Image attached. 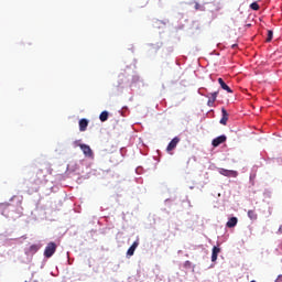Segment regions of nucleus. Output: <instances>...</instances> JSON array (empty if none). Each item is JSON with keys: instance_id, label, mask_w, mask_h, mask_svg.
Masks as SVG:
<instances>
[{"instance_id": "nucleus-1", "label": "nucleus", "mask_w": 282, "mask_h": 282, "mask_svg": "<svg viewBox=\"0 0 282 282\" xmlns=\"http://www.w3.org/2000/svg\"><path fill=\"white\" fill-rule=\"evenodd\" d=\"M45 182H47V178H45V173L43 170H37L33 178V184H35L36 187H34L33 191L36 193L39 191V186H41V184H45Z\"/></svg>"}, {"instance_id": "nucleus-2", "label": "nucleus", "mask_w": 282, "mask_h": 282, "mask_svg": "<svg viewBox=\"0 0 282 282\" xmlns=\"http://www.w3.org/2000/svg\"><path fill=\"white\" fill-rule=\"evenodd\" d=\"M56 248H57V246L55 242H48L44 250V257H46V259L52 258L54 252H56Z\"/></svg>"}, {"instance_id": "nucleus-3", "label": "nucleus", "mask_w": 282, "mask_h": 282, "mask_svg": "<svg viewBox=\"0 0 282 282\" xmlns=\"http://www.w3.org/2000/svg\"><path fill=\"white\" fill-rule=\"evenodd\" d=\"M78 147L80 148L86 158H94V151L89 145L85 143H79Z\"/></svg>"}, {"instance_id": "nucleus-4", "label": "nucleus", "mask_w": 282, "mask_h": 282, "mask_svg": "<svg viewBox=\"0 0 282 282\" xmlns=\"http://www.w3.org/2000/svg\"><path fill=\"white\" fill-rule=\"evenodd\" d=\"M218 171L220 175H224L225 177H237V171L226 169H219Z\"/></svg>"}, {"instance_id": "nucleus-5", "label": "nucleus", "mask_w": 282, "mask_h": 282, "mask_svg": "<svg viewBox=\"0 0 282 282\" xmlns=\"http://www.w3.org/2000/svg\"><path fill=\"white\" fill-rule=\"evenodd\" d=\"M139 246H140V240H135L131 245V247L128 249L127 257H133V254H135V250L138 249Z\"/></svg>"}, {"instance_id": "nucleus-6", "label": "nucleus", "mask_w": 282, "mask_h": 282, "mask_svg": "<svg viewBox=\"0 0 282 282\" xmlns=\"http://www.w3.org/2000/svg\"><path fill=\"white\" fill-rule=\"evenodd\" d=\"M226 140H227L226 135L223 134V135H219L216 139H214L212 141V144H213V147L217 148V147H219V144H224V142H226Z\"/></svg>"}, {"instance_id": "nucleus-7", "label": "nucleus", "mask_w": 282, "mask_h": 282, "mask_svg": "<svg viewBox=\"0 0 282 282\" xmlns=\"http://www.w3.org/2000/svg\"><path fill=\"white\" fill-rule=\"evenodd\" d=\"M177 144H180V138L175 137L174 139H172V141L169 143L166 151H173V149H175L177 147Z\"/></svg>"}, {"instance_id": "nucleus-8", "label": "nucleus", "mask_w": 282, "mask_h": 282, "mask_svg": "<svg viewBox=\"0 0 282 282\" xmlns=\"http://www.w3.org/2000/svg\"><path fill=\"white\" fill-rule=\"evenodd\" d=\"M221 113L223 117L220 119V124L227 126L228 124V111L226 110V108H221Z\"/></svg>"}, {"instance_id": "nucleus-9", "label": "nucleus", "mask_w": 282, "mask_h": 282, "mask_svg": "<svg viewBox=\"0 0 282 282\" xmlns=\"http://www.w3.org/2000/svg\"><path fill=\"white\" fill-rule=\"evenodd\" d=\"M218 83H219L221 89H224L228 94H232V89L229 86L226 85V82H224L223 78H218Z\"/></svg>"}, {"instance_id": "nucleus-10", "label": "nucleus", "mask_w": 282, "mask_h": 282, "mask_svg": "<svg viewBox=\"0 0 282 282\" xmlns=\"http://www.w3.org/2000/svg\"><path fill=\"white\" fill-rule=\"evenodd\" d=\"M87 127H89V121L87 119H80L79 131H87Z\"/></svg>"}, {"instance_id": "nucleus-11", "label": "nucleus", "mask_w": 282, "mask_h": 282, "mask_svg": "<svg viewBox=\"0 0 282 282\" xmlns=\"http://www.w3.org/2000/svg\"><path fill=\"white\" fill-rule=\"evenodd\" d=\"M238 221H239V219H237V217H231L227 221L226 226H227V228H235V226H237Z\"/></svg>"}, {"instance_id": "nucleus-12", "label": "nucleus", "mask_w": 282, "mask_h": 282, "mask_svg": "<svg viewBox=\"0 0 282 282\" xmlns=\"http://www.w3.org/2000/svg\"><path fill=\"white\" fill-rule=\"evenodd\" d=\"M219 252H221V249L214 247L212 252V261H217V257L219 256Z\"/></svg>"}, {"instance_id": "nucleus-13", "label": "nucleus", "mask_w": 282, "mask_h": 282, "mask_svg": "<svg viewBox=\"0 0 282 282\" xmlns=\"http://www.w3.org/2000/svg\"><path fill=\"white\" fill-rule=\"evenodd\" d=\"M99 119L101 122H107V120H109V112L107 110L102 111L99 116Z\"/></svg>"}, {"instance_id": "nucleus-14", "label": "nucleus", "mask_w": 282, "mask_h": 282, "mask_svg": "<svg viewBox=\"0 0 282 282\" xmlns=\"http://www.w3.org/2000/svg\"><path fill=\"white\" fill-rule=\"evenodd\" d=\"M248 217H249V219H251L252 221H257V218H258L257 212H254V209H250V210L248 212Z\"/></svg>"}, {"instance_id": "nucleus-15", "label": "nucleus", "mask_w": 282, "mask_h": 282, "mask_svg": "<svg viewBox=\"0 0 282 282\" xmlns=\"http://www.w3.org/2000/svg\"><path fill=\"white\" fill-rule=\"evenodd\" d=\"M29 250H30V252L36 253V252H39V250H41V246L32 245Z\"/></svg>"}, {"instance_id": "nucleus-16", "label": "nucleus", "mask_w": 282, "mask_h": 282, "mask_svg": "<svg viewBox=\"0 0 282 282\" xmlns=\"http://www.w3.org/2000/svg\"><path fill=\"white\" fill-rule=\"evenodd\" d=\"M274 36V32H272V30L268 31V35H267V43H270V41H272Z\"/></svg>"}, {"instance_id": "nucleus-17", "label": "nucleus", "mask_w": 282, "mask_h": 282, "mask_svg": "<svg viewBox=\"0 0 282 282\" xmlns=\"http://www.w3.org/2000/svg\"><path fill=\"white\" fill-rule=\"evenodd\" d=\"M250 8H251V10H259V3L252 2V3L250 4Z\"/></svg>"}, {"instance_id": "nucleus-18", "label": "nucleus", "mask_w": 282, "mask_h": 282, "mask_svg": "<svg viewBox=\"0 0 282 282\" xmlns=\"http://www.w3.org/2000/svg\"><path fill=\"white\" fill-rule=\"evenodd\" d=\"M119 85H122V83H124V78H127V76H124V74H121V75H119Z\"/></svg>"}, {"instance_id": "nucleus-19", "label": "nucleus", "mask_w": 282, "mask_h": 282, "mask_svg": "<svg viewBox=\"0 0 282 282\" xmlns=\"http://www.w3.org/2000/svg\"><path fill=\"white\" fill-rule=\"evenodd\" d=\"M207 105H208V107H213L215 105V100L212 98L208 99Z\"/></svg>"}, {"instance_id": "nucleus-20", "label": "nucleus", "mask_w": 282, "mask_h": 282, "mask_svg": "<svg viewBox=\"0 0 282 282\" xmlns=\"http://www.w3.org/2000/svg\"><path fill=\"white\" fill-rule=\"evenodd\" d=\"M194 8H195V10H202V4L198 2H195Z\"/></svg>"}, {"instance_id": "nucleus-21", "label": "nucleus", "mask_w": 282, "mask_h": 282, "mask_svg": "<svg viewBox=\"0 0 282 282\" xmlns=\"http://www.w3.org/2000/svg\"><path fill=\"white\" fill-rule=\"evenodd\" d=\"M218 94H219L218 91H215V93L212 94V99H214V101L217 100V95Z\"/></svg>"}, {"instance_id": "nucleus-22", "label": "nucleus", "mask_w": 282, "mask_h": 282, "mask_svg": "<svg viewBox=\"0 0 282 282\" xmlns=\"http://www.w3.org/2000/svg\"><path fill=\"white\" fill-rule=\"evenodd\" d=\"M8 206H10V204H0L1 208H8Z\"/></svg>"}, {"instance_id": "nucleus-23", "label": "nucleus", "mask_w": 282, "mask_h": 282, "mask_svg": "<svg viewBox=\"0 0 282 282\" xmlns=\"http://www.w3.org/2000/svg\"><path fill=\"white\" fill-rule=\"evenodd\" d=\"M185 268H191V261H186L184 264Z\"/></svg>"}, {"instance_id": "nucleus-24", "label": "nucleus", "mask_w": 282, "mask_h": 282, "mask_svg": "<svg viewBox=\"0 0 282 282\" xmlns=\"http://www.w3.org/2000/svg\"><path fill=\"white\" fill-rule=\"evenodd\" d=\"M275 282H282V274H280V275L278 276V279L275 280Z\"/></svg>"}, {"instance_id": "nucleus-25", "label": "nucleus", "mask_w": 282, "mask_h": 282, "mask_svg": "<svg viewBox=\"0 0 282 282\" xmlns=\"http://www.w3.org/2000/svg\"><path fill=\"white\" fill-rule=\"evenodd\" d=\"M231 47H232V50H235V47H237V44H234Z\"/></svg>"}, {"instance_id": "nucleus-26", "label": "nucleus", "mask_w": 282, "mask_h": 282, "mask_svg": "<svg viewBox=\"0 0 282 282\" xmlns=\"http://www.w3.org/2000/svg\"><path fill=\"white\" fill-rule=\"evenodd\" d=\"M32 194V192L31 191H29V195H31Z\"/></svg>"}]
</instances>
